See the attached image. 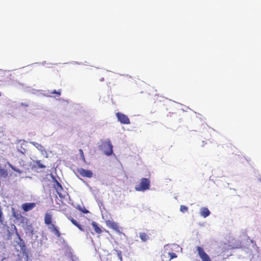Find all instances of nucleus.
<instances>
[{
    "label": "nucleus",
    "mask_w": 261,
    "mask_h": 261,
    "mask_svg": "<svg viewBox=\"0 0 261 261\" xmlns=\"http://www.w3.org/2000/svg\"><path fill=\"white\" fill-rule=\"evenodd\" d=\"M99 149L103 151L105 154L108 156L113 154V145L109 139L101 141V145L99 146Z\"/></svg>",
    "instance_id": "f257e3e1"
},
{
    "label": "nucleus",
    "mask_w": 261,
    "mask_h": 261,
    "mask_svg": "<svg viewBox=\"0 0 261 261\" xmlns=\"http://www.w3.org/2000/svg\"><path fill=\"white\" fill-rule=\"evenodd\" d=\"M150 181L148 178H142L139 185L135 187L137 191H144L150 189Z\"/></svg>",
    "instance_id": "f03ea898"
},
{
    "label": "nucleus",
    "mask_w": 261,
    "mask_h": 261,
    "mask_svg": "<svg viewBox=\"0 0 261 261\" xmlns=\"http://www.w3.org/2000/svg\"><path fill=\"white\" fill-rule=\"evenodd\" d=\"M177 255L171 249L165 248L161 255L162 261H170L172 259L177 257Z\"/></svg>",
    "instance_id": "7ed1b4c3"
},
{
    "label": "nucleus",
    "mask_w": 261,
    "mask_h": 261,
    "mask_svg": "<svg viewBox=\"0 0 261 261\" xmlns=\"http://www.w3.org/2000/svg\"><path fill=\"white\" fill-rule=\"evenodd\" d=\"M196 250L202 261H211L210 257L206 253L202 247L197 246Z\"/></svg>",
    "instance_id": "20e7f679"
},
{
    "label": "nucleus",
    "mask_w": 261,
    "mask_h": 261,
    "mask_svg": "<svg viewBox=\"0 0 261 261\" xmlns=\"http://www.w3.org/2000/svg\"><path fill=\"white\" fill-rule=\"evenodd\" d=\"M106 224L108 227L113 229L119 233H121L120 227L117 222H114L112 220H108L106 221Z\"/></svg>",
    "instance_id": "39448f33"
},
{
    "label": "nucleus",
    "mask_w": 261,
    "mask_h": 261,
    "mask_svg": "<svg viewBox=\"0 0 261 261\" xmlns=\"http://www.w3.org/2000/svg\"><path fill=\"white\" fill-rule=\"evenodd\" d=\"M118 120L122 124H129L130 121L128 117L123 113L118 112L116 114Z\"/></svg>",
    "instance_id": "423d86ee"
},
{
    "label": "nucleus",
    "mask_w": 261,
    "mask_h": 261,
    "mask_svg": "<svg viewBox=\"0 0 261 261\" xmlns=\"http://www.w3.org/2000/svg\"><path fill=\"white\" fill-rule=\"evenodd\" d=\"M77 172L81 176L84 177L91 178L93 175V173L92 171L90 170H86L83 168L77 169Z\"/></svg>",
    "instance_id": "0eeeda50"
},
{
    "label": "nucleus",
    "mask_w": 261,
    "mask_h": 261,
    "mask_svg": "<svg viewBox=\"0 0 261 261\" xmlns=\"http://www.w3.org/2000/svg\"><path fill=\"white\" fill-rule=\"evenodd\" d=\"M36 205V203L31 202V203H24L22 204V210L25 212H29L32 210H33Z\"/></svg>",
    "instance_id": "6e6552de"
},
{
    "label": "nucleus",
    "mask_w": 261,
    "mask_h": 261,
    "mask_svg": "<svg viewBox=\"0 0 261 261\" xmlns=\"http://www.w3.org/2000/svg\"><path fill=\"white\" fill-rule=\"evenodd\" d=\"M54 187L56 190L57 193L59 195V197L62 198L63 197L62 192H63V188L61 184L58 181H56V183L54 184Z\"/></svg>",
    "instance_id": "1a4fd4ad"
},
{
    "label": "nucleus",
    "mask_w": 261,
    "mask_h": 261,
    "mask_svg": "<svg viewBox=\"0 0 261 261\" xmlns=\"http://www.w3.org/2000/svg\"><path fill=\"white\" fill-rule=\"evenodd\" d=\"M44 223L47 225H51L52 215L50 213H46L44 216Z\"/></svg>",
    "instance_id": "9d476101"
},
{
    "label": "nucleus",
    "mask_w": 261,
    "mask_h": 261,
    "mask_svg": "<svg viewBox=\"0 0 261 261\" xmlns=\"http://www.w3.org/2000/svg\"><path fill=\"white\" fill-rule=\"evenodd\" d=\"M26 147L27 143L23 141L20 143V146L17 147V150L22 154H24L27 152V149L25 148Z\"/></svg>",
    "instance_id": "9b49d317"
},
{
    "label": "nucleus",
    "mask_w": 261,
    "mask_h": 261,
    "mask_svg": "<svg viewBox=\"0 0 261 261\" xmlns=\"http://www.w3.org/2000/svg\"><path fill=\"white\" fill-rule=\"evenodd\" d=\"M67 218L71 222V223L76 226L80 230L83 231H84L82 226L81 224H80L75 220H74L71 216H66Z\"/></svg>",
    "instance_id": "f8f14e48"
},
{
    "label": "nucleus",
    "mask_w": 261,
    "mask_h": 261,
    "mask_svg": "<svg viewBox=\"0 0 261 261\" xmlns=\"http://www.w3.org/2000/svg\"><path fill=\"white\" fill-rule=\"evenodd\" d=\"M113 257L119 261H122V252L120 250H115L113 254Z\"/></svg>",
    "instance_id": "ddd939ff"
},
{
    "label": "nucleus",
    "mask_w": 261,
    "mask_h": 261,
    "mask_svg": "<svg viewBox=\"0 0 261 261\" xmlns=\"http://www.w3.org/2000/svg\"><path fill=\"white\" fill-rule=\"evenodd\" d=\"M200 214L204 218H206L210 215V211L207 207H202L200 209Z\"/></svg>",
    "instance_id": "4468645a"
},
{
    "label": "nucleus",
    "mask_w": 261,
    "mask_h": 261,
    "mask_svg": "<svg viewBox=\"0 0 261 261\" xmlns=\"http://www.w3.org/2000/svg\"><path fill=\"white\" fill-rule=\"evenodd\" d=\"M49 228L50 231L54 232L57 237H60L61 236V233L60 232L58 227L54 224H51Z\"/></svg>",
    "instance_id": "2eb2a0df"
},
{
    "label": "nucleus",
    "mask_w": 261,
    "mask_h": 261,
    "mask_svg": "<svg viewBox=\"0 0 261 261\" xmlns=\"http://www.w3.org/2000/svg\"><path fill=\"white\" fill-rule=\"evenodd\" d=\"M139 237L142 242H145L150 239L149 235L144 232H141L139 233Z\"/></svg>",
    "instance_id": "dca6fc26"
},
{
    "label": "nucleus",
    "mask_w": 261,
    "mask_h": 261,
    "mask_svg": "<svg viewBox=\"0 0 261 261\" xmlns=\"http://www.w3.org/2000/svg\"><path fill=\"white\" fill-rule=\"evenodd\" d=\"M31 143L36 148H37L41 152L45 151L44 147L40 144L36 143L35 142H31Z\"/></svg>",
    "instance_id": "f3484780"
},
{
    "label": "nucleus",
    "mask_w": 261,
    "mask_h": 261,
    "mask_svg": "<svg viewBox=\"0 0 261 261\" xmlns=\"http://www.w3.org/2000/svg\"><path fill=\"white\" fill-rule=\"evenodd\" d=\"M92 225L94 228V231L97 233H101L102 232V230L101 228L98 226L97 224L95 222H92Z\"/></svg>",
    "instance_id": "a211bd4d"
},
{
    "label": "nucleus",
    "mask_w": 261,
    "mask_h": 261,
    "mask_svg": "<svg viewBox=\"0 0 261 261\" xmlns=\"http://www.w3.org/2000/svg\"><path fill=\"white\" fill-rule=\"evenodd\" d=\"M13 216L17 220H20L23 218L21 214L16 213L15 211L13 212Z\"/></svg>",
    "instance_id": "6ab92c4d"
},
{
    "label": "nucleus",
    "mask_w": 261,
    "mask_h": 261,
    "mask_svg": "<svg viewBox=\"0 0 261 261\" xmlns=\"http://www.w3.org/2000/svg\"><path fill=\"white\" fill-rule=\"evenodd\" d=\"M77 208L81 212H83L84 214L89 213V211L87 210L84 206L81 207V206L78 205Z\"/></svg>",
    "instance_id": "aec40b11"
},
{
    "label": "nucleus",
    "mask_w": 261,
    "mask_h": 261,
    "mask_svg": "<svg viewBox=\"0 0 261 261\" xmlns=\"http://www.w3.org/2000/svg\"><path fill=\"white\" fill-rule=\"evenodd\" d=\"M36 167L38 168H45L46 167V166L45 165H43L41 163V161H39V160L36 161Z\"/></svg>",
    "instance_id": "412c9836"
},
{
    "label": "nucleus",
    "mask_w": 261,
    "mask_h": 261,
    "mask_svg": "<svg viewBox=\"0 0 261 261\" xmlns=\"http://www.w3.org/2000/svg\"><path fill=\"white\" fill-rule=\"evenodd\" d=\"M180 211L182 213H185L188 211V207L185 205H181L180 206Z\"/></svg>",
    "instance_id": "4be33fe9"
},
{
    "label": "nucleus",
    "mask_w": 261,
    "mask_h": 261,
    "mask_svg": "<svg viewBox=\"0 0 261 261\" xmlns=\"http://www.w3.org/2000/svg\"><path fill=\"white\" fill-rule=\"evenodd\" d=\"M79 152H80V155H81V157L82 158V159L84 161H85V155H84L83 150L81 149H79Z\"/></svg>",
    "instance_id": "5701e85b"
},
{
    "label": "nucleus",
    "mask_w": 261,
    "mask_h": 261,
    "mask_svg": "<svg viewBox=\"0 0 261 261\" xmlns=\"http://www.w3.org/2000/svg\"><path fill=\"white\" fill-rule=\"evenodd\" d=\"M61 90H59V91H57L56 90H54L53 91H51L50 92V94H57L58 95H61Z\"/></svg>",
    "instance_id": "b1692460"
},
{
    "label": "nucleus",
    "mask_w": 261,
    "mask_h": 261,
    "mask_svg": "<svg viewBox=\"0 0 261 261\" xmlns=\"http://www.w3.org/2000/svg\"><path fill=\"white\" fill-rule=\"evenodd\" d=\"M0 222H3V212L2 207L0 206Z\"/></svg>",
    "instance_id": "393cba45"
},
{
    "label": "nucleus",
    "mask_w": 261,
    "mask_h": 261,
    "mask_svg": "<svg viewBox=\"0 0 261 261\" xmlns=\"http://www.w3.org/2000/svg\"><path fill=\"white\" fill-rule=\"evenodd\" d=\"M20 240L21 243L20 246L25 247L24 242L23 241V240L21 239H20Z\"/></svg>",
    "instance_id": "a878e982"
},
{
    "label": "nucleus",
    "mask_w": 261,
    "mask_h": 261,
    "mask_svg": "<svg viewBox=\"0 0 261 261\" xmlns=\"http://www.w3.org/2000/svg\"><path fill=\"white\" fill-rule=\"evenodd\" d=\"M31 231H30V232L31 233V234L32 235H33V234H34V230H33V228L32 227H31Z\"/></svg>",
    "instance_id": "bb28decb"
},
{
    "label": "nucleus",
    "mask_w": 261,
    "mask_h": 261,
    "mask_svg": "<svg viewBox=\"0 0 261 261\" xmlns=\"http://www.w3.org/2000/svg\"><path fill=\"white\" fill-rule=\"evenodd\" d=\"M98 253H99V257L101 259V255L99 249L98 250Z\"/></svg>",
    "instance_id": "cd10ccee"
},
{
    "label": "nucleus",
    "mask_w": 261,
    "mask_h": 261,
    "mask_svg": "<svg viewBox=\"0 0 261 261\" xmlns=\"http://www.w3.org/2000/svg\"><path fill=\"white\" fill-rule=\"evenodd\" d=\"M5 259V257L0 256V261H3Z\"/></svg>",
    "instance_id": "c85d7f7f"
},
{
    "label": "nucleus",
    "mask_w": 261,
    "mask_h": 261,
    "mask_svg": "<svg viewBox=\"0 0 261 261\" xmlns=\"http://www.w3.org/2000/svg\"><path fill=\"white\" fill-rule=\"evenodd\" d=\"M1 96V93L0 92V97Z\"/></svg>",
    "instance_id": "c756f323"
}]
</instances>
